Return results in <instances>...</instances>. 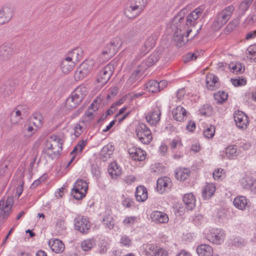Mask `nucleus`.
<instances>
[{"label": "nucleus", "instance_id": "obj_59", "mask_svg": "<svg viewBox=\"0 0 256 256\" xmlns=\"http://www.w3.org/2000/svg\"><path fill=\"white\" fill-rule=\"evenodd\" d=\"M120 242L122 246L128 247L132 244V240L130 236L124 235L121 236Z\"/></svg>", "mask_w": 256, "mask_h": 256}, {"label": "nucleus", "instance_id": "obj_1", "mask_svg": "<svg viewBox=\"0 0 256 256\" xmlns=\"http://www.w3.org/2000/svg\"><path fill=\"white\" fill-rule=\"evenodd\" d=\"M204 9L203 6H200L185 18L184 15L188 12V6H186L174 17V22H178L186 28H190L189 26H194L198 23V18L202 16Z\"/></svg>", "mask_w": 256, "mask_h": 256}, {"label": "nucleus", "instance_id": "obj_35", "mask_svg": "<svg viewBox=\"0 0 256 256\" xmlns=\"http://www.w3.org/2000/svg\"><path fill=\"white\" fill-rule=\"evenodd\" d=\"M175 174L178 180L184 181L189 177L190 170L188 168H180L176 172Z\"/></svg>", "mask_w": 256, "mask_h": 256}, {"label": "nucleus", "instance_id": "obj_32", "mask_svg": "<svg viewBox=\"0 0 256 256\" xmlns=\"http://www.w3.org/2000/svg\"><path fill=\"white\" fill-rule=\"evenodd\" d=\"M108 172L112 178H116L121 174L122 168L116 162H112L108 166Z\"/></svg>", "mask_w": 256, "mask_h": 256}, {"label": "nucleus", "instance_id": "obj_43", "mask_svg": "<svg viewBox=\"0 0 256 256\" xmlns=\"http://www.w3.org/2000/svg\"><path fill=\"white\" fill-rule=\"evenodd\" d=\"M74 66V62H68L66 61H62L61 64V69L64 74H68L73 70Z\"/></svg>", "mask_w": 256, "mask_h": 256}, {"label": "nucleus", "instance_id": "obj_15", "mask_svg": "<svg viewBox=\"0 0 256 256\" xmlns=\"http://www.w3.org/2000/svg\"><path fill=\"white\" fill-rule=\"evenodd\" d=\"M234 120L236 126L240 129H246L248 125L249 122L247 116L242 111L235 112L234 114Z\"/></svg>", "mask_w": 256, "mask_h": 256}, {"label": "nucleus", "instance_id": "obj_64", "mask_svg": "<svg viewBox=\"0 0 256 256\" xmlns=\"http://www.w3.org/2000/svg\"><path fill=\"white\" fill-rule=\"evenodd\" d=\"M158 152L162 156H166L168 152L167 146L165 144L162 143L158 148Z\"/></svg>", "mask_w": 256, "mask_h": 256}, {"label": "nucleus", "instance_id": "obj_56", "mask_svg": "<svg viewBox=\"0 0 256 256\" xmlns=\"http://www.w3.org/2000/svg\"><path fill=\"white\" fill-rule=\"evenodd\" d=\"M66 222L64 217H62L58 219L56 222V226L58 228V230L62 231L66 228Z\"/></svg>", "mask_w": 256, "mask_h": 256}, {"label": "nucleus", "instance_id": "obj_5", "mask_svg": "<svg viewBox=\"0 0 256 256\" xmlns=\"http://www.w3.org/2000/svg\"><path fill=\"white\" fill-rule=\"evenodd\" d=\"M234 10L233 5H230L219 12L214 22V26L216 28H221L230 20Z\"/></svg>", "mask_w": 256, "mask_h": 256}, {"label": "nucleus", "instance_id": "obj_45", "mask_svg": "<svg viewBox=\"0 0 256 256\" xmlns=\"http://www.w3.org/2000/svg\"><path fill=\"white\" fill-rule=\"evenodd\" d=\"M158 82L156 80H150L146 84V88L152 93L159 92Z\"/></svg>", "mask_w": 256, "mask_h": 256}, {"label": "nucleus", "instance_id": "obj_40", "mask_svg": "<svg viewBox=\"0 0 256 256\" xmlns=\"http://www.w3.org/2000/svg\"><path fill=\"white\" fill-rule=\"evenodd\" d=\"M214 98L217 103L222 104L228 98V94L224 91H218L214 94Z\"/></svg>", "mask_w": 256, "mask_h": 256}, {"label": "nucleus", "instance_id": "obj_29", "mask_svg": "<svg viewBox=\"0 0 256 256\" xmlns=\"http://www.w3.org/2000/svg\"><path fill=\"white\" fill-rule=\"evenodd\" d=\"M135 196L138 202H143L145 201L148 198V192L146 188L142 186H137Z\"/></svg>", "mask_w": 256, "mask_h": 256}, {"label": "nucleus", "instance_id": "obj_44", "mask_svg": "<svg viewBox=\"0 0 256 256\" xmlns=\"http://www.w3.org/2000/svg\"><path fill=\"white\" fill-rule=\"evenodd\" d=\"M246 55L250 62H256V46H250L246 50Z\"/></svg>", "mask_w": 256, "mask_h": 256}, {"label": "nucleus", "instance_id": "obj_50", "mask_svg": "<svg viewBox=\"0 0 256 256\" xmlns=\"http://www.w3.org/2000/svg\"><path fill=\"white\" fill-rule=\"evenodd\" d=\"M71 194L76 200H80L85 197L84 193H82L80 189L74 186L71 191Z\"/></svg>", "mask_w": 256, "mask_h": 256}, {"label": "nucleus", "instance_id": "obj_8", "mask_svg": "<svg viewBox=\"0 0 256 256\" xmlns=\"http://www.w3.org/2000/svg\"><path fill=\"white\" fill-rule=\"evenodd\" d=\"M75 229L82 233L87 234L91 227V223L86 216L82 215H78L74 220Z\"/></svg>", "mask_w": 256, "mask_h": 256}, {"label": "nucleus", "instance_id": "obj_33", "mask_svg": "<svg viewBox=\"0 0 256 256\" xmlns=\"http://www.w3.org/2000/svg\"><path fill=\"white\" fill-rule=\"evenodd\" d=\"M216 188L214 184H207L202 190V196L204 199L210 198L215 192Z\"/></svg>", "mask_w": 256, "mask_h": 256}, {"label": "nucleus", "instance_id": "obj_6", "mask_svg": "<svg viewBox=\"0 0 256 256\" xmlns=\"http://www.w3.org/2000/svg\"><path fill=\"white\" fill-rule=\"evenodd\" d=\"M136 132L138 138L142 144H148L152 140L150 129L144 123L138 124L136 129Z\"/></svg>", "mask_w": 256, "mask_h": 256}, {"label": "nucleus", "instance_id": "obj_3", "mask_svg": "<svg viewBox=\"0 0 256 256\" xmlns=\"http://www.w3.org/2000/svg\"><path fill=\"white\" fill-rule=\"evenodd\" d=\"M147 4V0H128L124 10L126 16L130 19H133L144 10Z\"/></svg>", "mask_w": 256, "mask_h": 256}, {"label": "nucleus", "instance_id": "obj_27", "mask_svg": "<svg viewBox=\"0 0 256 256\" xmlns=\"http://www.w3.org/2000/svg\"><path fill=\"white\" fill-rule=\"evenodd\" d=\"M196 252L198 256H213V248L208 244L198 245Z\"/></svg>", "mask_w": 256, "mask_h": 256}, {"label": "nucleus", "instance_id": "obj_49", "mask_svg": "<svg viewBox=\"0 0 256 256\" xmlns=\"http://www.w3.org/2000/svg\"><path fill=\"white\" fill-rule=\"evenodd\" d=\"M230 68L232 72L238 74H240L242 72L244 68L242 66V64L240 62L234 64H231L230 65Z\"/></svg>", "mask_w": 256, "mask_h": 256}, {"label": "nucleus", "instance_id": "obj_36", "mask_svg": "<svg viewBox=\"0 0 256 256\" xmlns=\"http://www.w3.org/2000/svg\"><path fill=\"white\" fill-rule=\"evenodd\" d=\"M5 201L1 200H0V216L4 218L8 216L11 212V206L4 205Z\"/></svg>", "mask_w": 256, "mask_h": 256}, {"label": "nucleus", "instance_id": "obj_51", "mask_svg": "<svg viewBox=\"0 0 256 256\" xmlns=\"http://www.w3.org/2000/svg\"><path fill=\"white\" fill-rule=\"evenodd\" d=\"M79 104L80 103L77 102V100L72 97L71 95L66 99V105L69 109L74 108Z\"/></svg>", "mask_w": 256, "mask_h": 256}, {"label": "nucleus", "instance_id": "obj_22", "mask_svg": "<svg viewBox=\"0 0 256 256\" xmlns=\"http://www.w3.org/2000/svg\"><path fill=\"white\" fill-rule=\"evenodd\" d=\"M172 186V182L170 179L167 176L159 178L157 180L156 188L160 193H162L164 191L170 190Z\"/></svg>", "mask_w": 256, "mask_h": 256}, {"label": "nucleus", "instance_id": "obj_61", "mask_svg": "<svg viewBox=\"0 0 256 256\" xmlns=\"http://www.w3.org/2000/svg\"><path fill=\"white\" fill-rule=\"evenodd\" d=\"M122 206L127 208H132L134 206V202L132 199L128 198L122 202Z\"/></svg>", "mask_w": 256, "mask_h": 256}, {"label": "nucleus", "instance_id": "obj_18", "mask_svg": "<svg viewBox=\"0 0 256 256\" xmlns=\"http://www.w3.org/2000/svg\"><path fill=\"white\" fill-rule=\"evenodd\" d=\"M158 246L154 244L147 243L142 244L140 247V251L142 255L145 256H156V250Z\"/></svg>", "mask_w": 256, "mask_h": 256}, {"label": "nucleus", "instance_id": "obj_12", "mask_svg": "<svg viewBox=\"0 0 256 256\" xmlns=\"http://www.w3.org/2000/svg\"><path fill=\"white\" fill-rule=\"evenodd\" d=\"M86 140H82L74 146L72 151L70 154L71 158L66 166V168H68L75 160H76V162L80 158V154L84 148L86 146Z\"/></svg>", "mask_w": 256, "mask_h": 256}, {"label": "nucleus", "instance_id": "obj_23", "mask_svg": "<svg viewBox=\"0 0 256 256\" xmlns=\"http://www.w3.org/2000/svg\"><path fill=\"white\" fill-rule=\"evenodd\" d=\"M48 246L56 254L62 253L65 248L63 242L60 240L52 238L48 241Z\"/></svg>", "mask_w": 256, "mask_h": 256}, {"label": "nucleus", "instance_id": "obj_26", "mask_svg": "<svg viewBox=\"0 0 256 256\" xmlns=\"http://www.w3.org/2000/svg\"><path fill=\"white\" fill-rule=\"evenodd\" d=\"M114 146L111 144L104 146L100 152V157L102 160L106 162L110 159L113 154Z\"/></svg>", "mask_w": 256, "mask_h": 256}, {"label": "nucleus", "instance_id": "obj_7", "mask_svg": "<svg viewBox=\"0 0 256 256\" xmlns=\"http://www.w3.org/2000/svg\"><path fill=\"white\" fill-rule=\"evenodd\" d=\"M94 60L88 59L84 61L76 69L74 78L76 80H80L86 77L93 68Z\"/></svg>", "mask_w": 256, "mask_h": 256}, {"label": "nucleus", "instance_id": "obj_63", "mask_svg": "<svg viewBox=\"0 0 256 256\" xmlns=\"http://www.w3.org/2000/svg\"><path fill=\"white\" fill-rule=\"evenodd\" d=\"M46 174L42 175L38 179L35 180L31 185L32 188H36L37 186L40 184L42 182L46 180Z\"/></svg>", "mask_w": 256, "mask_h": 256}, {"label": "nucleus", "instance_id": "obj_53", "mask_svg": "<svg viewBox=\"0 0 256 256\" xmlns=\"http://www.w3.org/2000/svg\"><path fill=\"white\" fill-rule=\"evenodd\" d=\"M137 222V217L135 216H126L123 220V224L126 226H131Z\"/></svg>", "mask_w": 256, "mask_h": 256}, {"label": "nucleus", "instance_id": "obj_30", "mask_svg": "<svg viewBox=\"0 0 256 256\" xmlns=\"http://www.w3.org/2000/svg\"><path fill=\"white\" fill-rule=\"evenodd\" d=\"M102 222L104 227L109 230L113 229L116 224L115 220L110 212L103 216Z\"/></svg>", "mask_w": 256, "mask_h": 256}, {"label": "nucleus", "instance_id": "obj_57", "mask_svg": "<svg viewBox=\"0 0 256 256\" xmlns=\"http://www.w3.org/2000/svg\"><path fill=\"white\" fill-rule=\"evenodd\" d=\"M156 38L155 36L152 35L149 36L144 42L146 46L150 50L153 48L156 44Z\"/></svg>", "mask_w": 256, "mask_h": 256}, {"label": "nucleus", "instance_id": "obj_34", "mask_svg": "<svg viewBox=\"0 0 256 256\" xmlns=\"http://www.w3.org/2000/svg\"><path fill=\"white\" fill-rule=\"evenodd\" d=\"M226 156L230 159H233L239 154V150L236 145L228 146L226 149Z\"/></svg>", "mask_w": 256, "mask_h": 256}, {"label": "nucleus", "instance_id": "obj_37", "mask_svg": "<svg viewBox=\"0 0 256 256\" xmlns=\"http://www.w3.org/2000/svg\"><path fill=\"white\" fill-rule=\"evenodd\" d=\"M75 62L80 61L82 58L83 51L81 48H76L69 52Z\"/></svg>", "mask_w": 256, "mask_h": 256}, {"label": "nucleus", "instance_id": "obj_10", "mask_svg": "<svg viewBox=\"0 0 256 256\" xmlns=\"http://www.w3.org/2000/svg\"><path fill=\"white\" fill-rule=\"evenodd\" d=\"M225 238L224 230L218 228L210 230L207 236L208 240L216 244H222L224 242Z\"/></svg>", "mask_w": 256, "mask_h": 256}, {"label": "nucleus", "instance_id": "obj_41", "mask_svg": "<svg viewBox=\"0 0 256 256\" xmlns=\"http://www.w3.org/2000/svg\"><path fill=\"white\" fill-rule=\"evenodd\" d=\"M74 186L80 189L82 193H84L85 196L86 195L88 190V184L85 180L82 179H78L74 182Z\"/></svg>", "mask_w": 256, "mask_h": 256}, {"label": "nucleus", "instance_id": "obj_17", "mask_svg": "<svg viewBox=\"0 0 256 256\" xmlns=\"http://www.w3.org/2000/svg\"><path fill=\"white\" fill-rule=\"evenodd\" d=\"M112 72L110 65H106L100 72L97 78V82L102 86L106 84L110 78Z\"/></svg>", "mask_w": 256, "mask_h": 256}, {"label": "nucleus", "instance_id": "obj_48", "mask_svg": "<svg viewBox=\"0 0 256 256\" xmlns=\"http://www.w3.org/2000/svg\"><path fill=\"white\" fill-rule=\"evenodd\" d=\"M215 134V126L213 125L208 126L203 132L204 136L207 138H212Z\"/></svg>", "mask_w": 256, "mask_h": 256}, {"label": "nucleus", "instance_id": "obj_55", "mask_svg": "<svg viewBox=\"0 0 256 256\" xmlns=\"http://www.w3.org/2000/svg\"><path fill=\"white\" fill-rule=\"evenodd\" d=\"M84 120L80 121V122L76 124L74 127V135L76 136H79L83 132L84 128Z\"/></svg>", "mask_w": 256, "mask_h": 256}, {"label": "nucleus", "instance_id": "obj_13", "mask_svg": "<svg viewBox=\"0 0 256 256\" xmlns=\"http://www.w3.org/2000/svg\"><path fill=\"white\" fill-rule=\"evenodd\" d=\"M144 72V69L142 68L140 66H138L132 72L130 78L128 80L126 84L128 85L130 88H134L136 84H134L140 81Z\"/></svg>", "mask_w": 256, "mask_h": 256}, {"label": "nucleus", "instance_id": "obj_14", "mask_svg": "<svg viewBox=\"0 0 256 256\" xmlns=\"http://www.w3.org/2000/svg\"><path fill=\"white\" fill-rule=\"evenodd\" d=\"M12 44L10 43H4L0 46V60L6 61L9 60L14 54Z\"/></svg>", "mask_w": 256, "mask_h": 256}, {"label": "nucleus", "instance_id": "obj_19", "mask_svg": "<svg viewBox=\"0 0 256 256\" xmlns=\"http://www.w3.org/2000/svg\"><path fill=\"white\" fill-rule=\"evenodd\" d=\"M26 107L23 106H18L15 108L12 112L10 115V121L14 124H16L20 122L22 119V116L26 114L25 109L23 108Z\"/></svg>", "mask_w": 256, "mask_h": 256}, {"label": "nucleus", "instance_id": "obj_58", "mask_svg": "<svg viewBox=\"0 0 256 256\" xmlns=\"http://www.w3.org/2000/svg\"><path fill=\"white\" fill-rule=\"evenodd\" d=\"M232 84L234 86H244L246 84V80L244 78H232L230 80Z\"/></svg>", "mask_w": 256, "mask_h": 256}, {"label": "nucleus", "instance_id": "obj_16", "mask_svg": "<svg viewBox=\"0 0 256 256\" xmlns=\"http://www.w3.org/2000/svg\"><path fill=\"white\" fill-rule=\"evenodd\" d=\"M128 152L132 158L135 161H143L146 158V152L140 148L133 146L128 148Z\"/></svg>", "mask_w": 256, "mask_h": 256}, {"label": "nucleus", "instance_id": "obj_21", "mask_svg": "<svg viewBox=\"0 0 256 256\" xmlns=\"http://www.w3.org/2000/svg\"><path fill=\"white\" fill-rule=\"evenodd\" d=\"M172 114L175 120L181 122L186 120L188 112L184 107L178 106L173 108Z\"/></svg>", "mask_w": 256, "mask_h": 256}, {"label": "nucleus", "instance_id": "obj_11", "mask_svg": "<svg viewBox=\"0 0 256 256\" xmlns=\"http://www.w3.org/2000/svg\"><path fill=\"white\" fill-rule=\"evenodd\" d=\"M162 110L160 106H156L146 115V122L152 126H156L160 120Z\"/></svg>", "mask_w": 256, "mask_h": 256}, {"label": "nucleus", "instance_id": "obj_24", "mask_svg": "<svg viewBox=\"0 0 256 256\" xmlns=\"http://www.w3.org/2000/svg\"><path fill=\"white\" fill-rule=\"evenodd\" d=\"M87 94V88L84 86L80 85L78 86L70 95L80 104Z\"/></svg>", "mask_w": 256, "mask_h": 256}, {"label": "nucleus", "instance_id": "obj_60", "mask_svg": "<svg viewBox=\"0 0 256 256\" xmlns=\"http://www.w3.org/2000/svg\"><path fill=\"white\" fill-rule=\"evenodd\" d=\"M252 180L249 178H243L240 180V185L244 189H250Z\"/></svg>", "mask_w": 256, "mask_h": 256}, {"label": "nucleus", "instance_id": "obj_46", "mask_svg": "<svg viewBox=\"0 0 256 256\" xmlns=\"http://www.w3.org/2000/svg\"><path fill=\"white\" fill-rule=\"evenodd\" d=\"M43 116L40 113L35 112L33 114L32 122L36 128H40L43 124Z\"/></svg>", "mask_w": 256, "mask_h": 256}, {"label": "nucleus", "instance_id": "obj_9", "mask_svg": "<svg viewBox=\"0 0 256 256\" xmlns=\"http://www.w3.org/2000/svg\"><path fill=\"white\" fill-rule=\"evenodd\" d=\"M14 14V8L10 4L3 5L0 8V26L8 24Z\"/></svg>", "mask_w": 256, "mask_h": 256}, {"label": "nucleus", "instance_id": "obj_25", "mask_svg": "<svg viewBox=\"0 0 256 256\" xmlns=\"http://www.w3.org/2000/svg\"><path fill=\"white\" fill-rule=\"evenodd\" d=\"M206 86L210 90H214L220 86L218 78L212 74H208L206 76Z\"/></svg>", "mask_w": 256, "mask_h": 256}, {"label": "nucleus", "instance_id": "obj_47", "mask_svg": "<svg viewBox=\"0 0 256 256\" xmlns=\"http://www.w3.org/2000/svg\"><path fill=\"white\" fill-rule=\"evenodd\" d=\"M246 242L240 237H236L230 240V244L234 246L240 248L245 246Z\"/></svg>", "mask_w": 256, "mask_h": 256}, {"label": "nucleus", "instance_id": "obj_4", "mask_svg": "<svg viewBox=\"0 0 256 256\" xmlns=\"http://www.w3.org/2000/svg\"><path fill=\"white\" fill-rule=\"evenodd\" d=\"M173 26L176 30L174 33V41L178 47H180L185 44L184 38H186L192 31L190 28H186L173 20Z\"/></svg>", "mask_w": 256, "mask_h": 256}, {"label": "nucleus", "instance_id": "obj_28", "mask_svg": "<svg viewBox=\"0 0 256 256\" xmlns=\"http://www.w3.org/2000/svg\"><path fill=\"white\" fill-rule=\"evenodd\" d=\"M183 202L188 210H192L195 206L196 199L192 193L185 194L182 198Z\"/></svg>", "mask_w": 256, "mask_h": 256}, {"label": "nucleus", "instance_id": "obj_39", "mask_svg": "<svg viewBox=\"0 0 256 256\" xmlns=\"http://www.w3.org/2000/svg\"><path fill=\"white\" fill-rule=\"evenodd\" d=\"M112 48L109 42L105 44L102 49V54L107 59H110L116 54L114 51L112 50Z\"/></svg>", "mask_w": 256, "mask_h": 256}, {"label": "nucleus", "instance_id": "obj_20", "mask_svg": "<svg viewBox=\"0 0 256 256\" xmlns=\"http://www.w3.org/2000/svg\"><path fill=\"white\" fill-rule=\"evenodd\" d=\"M150 218L152 222L157 224H166L169 220L167 214L158 210L153 211L150 214Z\"/></svg>", "mask_w": 256, "mask_h": 256}, {"label": "nucleus", "instance_id": "obj_54", "mask_svg": "<svg viewBox=\"0 0 256 256\" xmlns=\"http://www.w3.org/2000/svg\"><path fill=\"white\" fill-rule=\"evenodd\" d=\"M158 56L156 53L150 54L146 60V65L148 66H152L158 60Z\"/></svg>", "mask_w": 256, "mask_h": 256}, {"label": "nucleus", "instance_id": "obj_38", "mask_svg": "<svg viewBox=\"0 0 256 256\" xmlns=\"http://www.w3.org/2000/svg\"><path fill=\"white\" fill-rule=\"evenodd\" d=\"M96 244V240L92 238L84 240L82 242L81 246L83 250L88 251L95 246Z\"/></svg>", "mask_w": 256, "mask_h": 256}, {"label": "nucleus", "instance_id": "obj_42", "mask_svg": "<svg viewBox=\"0 0 256 256\" xmlns=\"http://www.w3.org/2000/svg\"><path fill=\"white\" fill-rule=\"evenodd\" d=\"M110 44L112 48V50L116 54L122 44V41L119 36H116L110 40Z\"/></svg>", "mask_w": 256, "mask_h": 256}, {"label": "nucleus", "instance_id": "obj_62", "mask_svg": "<svg viewBox=\"0 0 256 256\" xmlns=\"http://www.w3.org/2000/svg\"><path fill=\"white\" fill-rule=\"evenodd\" d=\"M36 130L34 129L32 126H28L27 128H26L24 132V136L28 137L31 136L36 132Z\"/></svg>", "mask_w": 256, "mask_h": 256}, {"label": "nucleus", "instance_id": "obj_52", "mask_svg": "<svg viewBox=\"0 0 256 256\" xmlns=\"http://www.w3.org/2000/svg\"><path fill=\"white\" fill-rule=\"evenodd\" d=\"M202 116H209L212 112V108L208 104H204L199 110Z\"/></svg>", "mask_w": 256, "mask_h": 256}, {"label": "nucleus", "instance_id": "obj_2", "mask_svg": "<svg viewBox=\"0 0 256 256\" xmlns=\"http://www.w3.org/2000/svg\"><path fill=\"white\" fill-rule=\"evenodd\" d=\"M62 140L58 136H51L45 143L44 152L52 158L58 156L62 150Z\"/></svg>", "mask_w": 256, "mask_h": 256}, {"label": "nucleus", "instance_id": "obj_31", "mask_svg": "<svg viewBox=\"0 0 256 256\" xmlns=\"http://www.w3.org/2000/svg\"><path fill=\"white\" fill-rule=\"evenodd\" d=\"M248 200L244 196H238L234 198L233 203L237 208L244 210L248 205Z\"/></svg>", "mask_w": 256, "mask_h": 256}]
</instances>
